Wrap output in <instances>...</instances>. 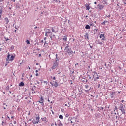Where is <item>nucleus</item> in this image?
Wrapping results in <instances>:
<instances>
[{
	"instance_id": "603ef678",
	"label": "nucleus",
	"mask_w": 126,
	"mask_h": 126,
	"mask_svg": "<svg viewBox=\"0 0 126 126\" xmlns=\"http://www.w3.org/2000/svg\"><path fill=\"white\" fill-rule=\"evenodd\" d=\"M3 1V0H0V2H2Z\"/></svg>"
},
{
	"instance_id": "f704fd0d",
	"label": "nucleus",
	"mask_w": 126,
	"mask_h": 126,
	"mask_svg": "<svg viewBox=\"0 0 126 126\" xmlns=\"http://www.w3.org/2000/svg\"><path fill=\"white\" fill-rule=\"evenodd\" d=\"M2 125L3 126H4V125H5V122L2 121Z\"/></svg>"
},
{
	"instance_id": "0eeeda50",
	"label": "nucleus",
	"mask_w": 126,
	"mask_h": 126,
	"mask_svg": "<svg viewBox=\"0 0 126 126\" xmlns=\"http://www.w3.org/2000/svg\"><path fill=\"white\" fill-rule=\"evenodd\" d=\"M100 39H101V41H106V37H105V34H101L100 36Z\"/></svg>"
},
{
	"instance_id": "09e8293b",
	"label": "nucleus",
	"mask_w": 126,
	"mask_h": 126,
	"mask_svg": "<svg viewBox=\"0 0 126 126\" xmlns=\"http://www.w3.org/2000/svg\"><path fill=\"white\" fill-rule=\"evenodd\" d=\"M55 126H58V124L55 122Z\"/></svg>"
},
{
	"instance_id": "13d9d810",
	"label": "nucleus",
	"mask_w": 126,
	"mask_h": 126,
	"mask_svg": "<svg viewBox=\"0 0 126 126\" xmlns=\"http://www.w3.org/2000/svg\"><path fill=\"white\" fill-rule=\"evenodd\" d=\"M105 23H107V22H108V21H104Z\"/></svg>"
},
{
	"instance_id": "6ab92c4d",
	"label": "nucleus",
	"mask_w": 126,
	"mask_h": 126,
	"mask_svg": "<svg viewBox=\"0 0 126 126\" xmlns=\"http://www.w3.org/2000/svg\"><path fill=\"white\" fill-rule=\"evenodd\" d=\"M85 28V29H90V26H89V25H87Z\"/></svg>"
},
{
	"instance_id": "6e6552de",
	"label": "nucleus",
	"mask_w": 126,
	"mask_h": 126,
	"mask_svg": "<svg viewBox=\"0 0 126 126\" xmlns=\"http://www.w3.org/2000/svg\"><path fill=\"white\" fill-rule=\"evenodd\" d=\"M53 86H55V87H58L59 86V83L57 82V81H53Z\"/></svg>"
},
{
	"instance_id": "052dcab7",
	"label": "nucleus",
	"mask_w": 126,
	"mask_h": 126,
	"mask_svg": "<svg viewBox=\"0 0 126 126\" xmlns=\"http://www.w3.org/2000/svg\"><path fill=\"white\" fill-rule=\"evenodd\" d=\"M36 65H39V63H36Z\"/></svg>"
},
{
	"instance_id": "4c0bfd02",
	"label": "nucleus",
	"mask_w": 126,
	"mask_h": 126,
	"mask_svg": "<svg viewBox=\"0 0 126 126\" xmlns=\"http://www.w3.org/2000/svg\"><path fill=\"white\" fill-rule=\"evenodd\" d=\"M0 14H2V10H0Z\"/></svg>"
},
{
	"instance_id": "f8f14e48",
	"label": "nucleus",
	"mask_w": 126,
	"mask_h": 126,
	"mask_svg": "<svg viewBox=\"0 0 126 126\" xmlns=\"http://www.w3.org/2000/svg\"><path fill=\"white\" fill-rule=\"evenodd\" d=\"M107 0H102V1H101L100 2H102L103 4H108V2H107Z\"/></svg>"
},
{
	"instance_id": "6e6d98bb",
	"label": "nucleus",
	"mask_w": 126,
	"mask_h": 126,
	"mask_svg": "<svg viewBox=\"0 0 126 126\" xmlns=\"http://www.w3.org/2000/svg\"><path fill=\"white\" fill-rule=\"evenodd\" d=\"M90 47L91 48V49H92V46L90 45Z\"/></svg>"
},
{
	"instance_id": "cd10ccee",
	"label": "nucleus",
	"mask_w": 126,
	"mask_h": 126,
	"mask_svg": "<svg viewBox=\"0 0 126 126\" xmlns=\"http://www.w3.org/2000/svg\"><path fill=\"white\" fill-rule=\"evenodd\" d=\"M49 33H50V32H46L45 33L46 37H48V36H50V34H49Z\"/></svg>"
},
{
	"instance_id": "c03bdc74",
	"label": "nucleus",
	"mask_w": 126,
	"mask_h": 126,
	"mask_svg": "<svg viewBox=\"0 0 126 126\" xmlns=\"http://www.w3.org/2000/svg\"><path fill=\"white\" fill-rule=\"evenodd\" d=\"M100 86H101V85H100V84H98V88H100Z\"/></svg>"
},
{
	"instance_id": "c9c22d12",
	"label": "nucleus",
	"mask_w": 126,
	"mask_h": 126,
	"mask_svg": "<svg viewBox=\"0 0 126 126\" xmlns=\"http://www.w3.org/2000/svg\"><path fill=\"white\" fill-rule=\"evenodd\" d=\"M43 83H45V84H46V85L48 84V82H47V81H44Z\"/></svg>"
},
{
	"instance_id": "37998d69",
	"label": "nucleus",
	"mask_w": 126,
	"mask_h": 126,
	"mask_svg": "<svg viewBox=\"0 0 126 126\" xmlns=\"http://www.w3.org/2000/svg\"><path fill=\"white\" fill-rule=\"evenodd\" d=\"M53 79V80H56V77H54Z\"/></svg>"
},
{
	"instance_id": "e2e57ef3",
	"label": "nucleus",
	"mask_w": 126,
	"mask_h": 126,
	"mask_svg": "<svg viewBox=\"0 0 126 126\" xmlns=\"http://www.w3.org/2000/svg\"><path fill=\"white\" fill-rule=\"evenodd\" d=\"M52 37H56V36L55 35H52Z\"/></svg>"
},
{
	"instance_id": "69168bd1",
	"label": "nucleus",
	"mask_w": 126,
	"mask_h": 126,
	"mask_svg": "<svg viewBox=\"0 0 126 126\" xmlns=\"http://www.w3.org/2000/svg\"><path fill=\"white\" fill-rule=\"evenodd\" d=\"M121 102H122V103H124V100H122L121 101Z\"/></svg>"
},
{
	"instance_id": "7c9ffc66",
	"label": "nucleus",
	"mask_w": 126,
	"mask_h": 126,
	"mask_svg": "<svg viewBox=\"0 0 126 126\" xmlns=\"http://www.w3.org/2000/svg\"><path fill=\"white\" fill-rule=\"evenodd\" d=\"M50 84L51 85L52 87H53L54 86V83H53L52 82H50Z\"/></svg>"
},
{
	"instance_id": "e433bc0d",
	"label": "nucleus",
	"mask_w": 126,
	"mask_h": 126,
	"mask_svg": "<svg viewBox=\"0 0 126 126\" xmlns=\"http://www.w3.org/2000/svg\"><path fill=\"white\" fill-rule=\"evenodd\" d=\"M15 29H18V28H19V27L17 26L16 27V26H15Z\"/></svg>"
},
{
	"instance_id": "9d476101",
	"label": "nucleus",
	"mask_w": 126,
	"mask_h": 126,
	"mask_svg": "<svg viewBox=\"0 0 126 126\" xmlns=\"http://www.w3.org/2000/svg\"><path fill=\"white\" fill-rule=\"evenodd\" d=\"M44 102H45V100L43 98V96H40V101H39V103L40 104H43V103H44Z\"/></svg>"
},
{
	"instance_id": "39448f33",
	"label": "nucleus",
	"mask_w": 126,
	"mask_h": 126,
	"mask_svg": "<svg viewBox=\"0 0 126 126\" xmlns=\"http://www.w3.org/2000/svg\"><path fill=\"white\" fill-rule=\"evenodd\" d=\"M58 65H59V63H58L57 60H55L54 62V64L52 67V69H55V68H56V67H58Z\"/></svg>"
},
{
	"instance_id": "393cba45",
	"label": "nucleus",
	"mask_w": 126,
	"mask_h": 126,
	"mask_svg": "<svg viewBox=\"0 0 126 126\" xmlns=\"http://www.w3.org/2000/svg\"><path fill=\"white\" fill-rule=\"evenodd\" d=\"M59 119H61V120H63V115H59Z\"/></svg>"
},
{
	"instance_id": "bb28decb",
	"label": "nucleus",
	"mask_w": 126,
	"mask_h": 126,
	"mask_svg": "<svg viewBox=\"0 0 126 126\" xmlns=\"http://www.w3.org/2000/svg\"><path fill=\"white\" fill-rule=\"evenodd\" d=\"M98 44H99V45H101V46H102V45H103V42L98 41Z\"/></svg>"
},
{
	"instance_id": "3c124183",
	"label": "nucleus",
	"mask_w": 126,
	"mask_h": 126,
	"mask_svg": "<svg viewBox=\"0 0 126 126\" xmlns=\"http://www.w3.org/2000/svg\"><path fill=\"white\" fill-rule=\"evenodd\" d=\"M46 44H47V41H45V42L44 43V46H46Z\"/></svg>"
},
{
	"instance_id": "4d7b16f0",
	"label": "nucleus",
	"mask_w": 126,
	"mask_h": 126,
	"mask_svg": "<svg viewBox=\"0 0 126 126\" xmlns=\"http://www.w3.org/2000/svg\"><path fill=\"white\" fill-rule=\"evenodd\" d=\"M104 65H105V66H107V63H105Z\"/></svg>"
},
{
	"instance_id": "0e129e2a",
	"label": "nucleus",
	"mask_w": 126,
	"mask_h": 126,
	"mask_svg": "<svg viewBox=\"0 0 126 126\" xmlns=\"http://www.w3.org/2000/svg\"><path fill=\"white\" fill-rule=\"evenodd\" d=\"M38 72V70H36L35 71V72H36V73H37Z\"/></svg>"
},
{
	"instance_id": "de8ad7c7",
	"label": "nucleus",
	"mask_w": 126,
	"mask_h": 126,
	"mask_svg": "<svg viewBox=\"0 0 126 126\" xmlns=\"http://www.w3.org/2000/svg\"><path fill=\"white\" fill-rule=\"evenodd\" d=\"M54 125H55V124H54V123H52V124H51V126H54Z\"/></svg>"
},
{
	"instance_id": "8fccbe9b",
	"label": "nucleus",
	"mask_w": 126,
	"mask_h": 126,
	"mask_svg": "<svg viewBox=\"0 0 126 126\" xmlns=\"http://www.w3.org/2000/svg\"><path fill=\"white\" fill-rule=\"evenodd\" d=\"M51 112H52L53 115H54V111H53V110H51Z\"/></svg>"
},
{
	"instance_id": "f03ea898",
	"label": "nucleus",
	"mask_w": 126,
	"mask_h": 126,
	"mask_svg": "<svg viewBox=\"0 0 126 126\" xmlns=\"http://www.w3.org/2000/svg\"><path fill=\"white\" fill-rule=\"evenodd\" d=\"M119 110L122 112V114H125V105L122 103L119 104Z\"/></svg>"
},
{
	"instance_id": "58836bf2",
	"label": "nucleus",
	"mask_w": 126,
	"mask_h": 126,
	"mask_svg": "<svg viewBox=\"0 0 126 126\" xmlns=\"http://www.w3.org/2000/svg\"><path fill=\"white\" fill-rule=\"evenodd\" d=\"M5 39L6 40V41H8V40H9V39H8V38H6V37H5Z\"/></svg>"
},
{
	"instance_id": "2f4dec72",
	"label": "nucleus",
	"mask_w": 126,
	"mask_h": 126,
	"mask_svg": "<svg viewBox=\"0 0 126 126\" xmlns=\"http://www.w3.org/2000/svg\"><path fill=\"white\" fill-rule=\"evenodd\" d=\"M109 64H108V66H109V67H111V62H109Z\"/></svg>"
},
{
	"instance_id": "ea45409f",
	"label": "nucleus",
	"mask_w": 126,
	"mask_h": 126,
	"mask_svg": "<svg viewBox=\"0 0 126 126\" xmlns=\"http://www.w3.org/2000/svg\"><path fill=\"white\" fill-rule=\"evenodd\" d=\"M88 76H89V79H92V78H91V77H90V76L89 75H88Z\"/></svg>"
},
{
	"instance_id": "a18cd8bd",
	"label": "nucleus",
	"mask_w": 126,
	"mask_h": 126,
	"mask_svg": "<svg viewBox=\"0 0 126 126\" xmlns=\"http://www.w3.org/2000/svg\"><path fill=\"white\" fill-rule=\"evenodd\" d=\"M35 75H36V76H39V74L36 73V74H35Z\"/></svg>"
},
{
	"instance_id": "20e7f679",
	"label": "nucleus",
	"mask_w": 126,
	"mask_h": 126,
	"mask_svg": "<svg viewBox=\"0 0 126 126\" xmlns=\"http://www.w3.org/2000/svg\"><path fill=\"white\" fill-rule=\"evenodd\" d=\"M51 30H52V32L53 33H57L59 31V28H58V27H51L50 28Z\"/></svg>"
},
{
	"instance_id": "aec40b11",
	"label": "nucleus",
	"mask_w": 126,
	"mask_h": 126,
	"mask_svg": "<svg viewBox=\"0 0 126 126\" xmlns=\"http://www.w3.org/2000/svg\"><path fill=\"white\" fill-rule=\"evenodd\" d=\"M69 48H69V45L68 44H67V45H66V46L65 48V50H67V49H69Z\"/></svg>"
},
{
	"instance_id": "412c9836",
	"label": "nucleus",
	"mask_w": 126,
	"mask_h": 126,
	"mask_svg": "<svg viewBox=\"0 0 126 126\" xmlns=\"http://www.w3.org/2000/svg\"><path fill=\"white\" fill-rule=\"evenodd\" d=\"M26 43H27V45H30V41L28 39H27L26 40Z\"/></svg>"
},
{
	"instance_id": "a878e982",
	"label": "nucleus",
	"mask_w": 126,
	"mask_h": 126,
	"mask_svg": "<svg viewBox=\"0 0 126 126\" xmlns=\"http://www.w3.org/2000/svg\"><path fill=\"white\" fill-rule=\"evenodd\" d=\"M49 36H50L51 40H53V34H50Z\"/></svg>"
},
{
	"instance_id": "680f3d73",
	"label": "nucleus",
	"mask_w": 126,
	"mask_h": 126,
	"mask_svg": "<svg viewBox=\"0 0 126 126\" xmlns=\"http://www.w3.org/2000/svg\"><path fill=\"white\" fill-rule=\"evenodd\" d=\"M41 43H44V40H41Z\"/></svg>"
},
{
	"instance_id": "72a5a7b5",
	"label": "nucleus",
	"mask_w": 126,
	"mask_h": 126,
	"mask_svg": "<svg viewBox=\"0 0 126 126\" xmlns=\"http://www.w3.org/2000/svg\"><path fill=\"white\" fill-rule=\"evenodd\" d=\"M110 16H111V15H110V14L108 15H106L105 16V18H107V17H110Z\"/></svg>"
},
{
	"instance_id": "4468645a",
	"label": "nucleus",
	"mask_w": 126,
	"mask_h": 126,
	"mask_svg": "<svg viewBox=\"0 0 126 126\" xmlns=\"http://www.w3.org/2000/svg\"><path fill=\"white\" fill-rule=\"evenodd\" d=\"M98 8L99 9H100V10H102V9H103V8H104V5H98Z\"/></svg>"
},
{
	"instance_id": "5fc2aeb1",
	"label": "nucleus",
	"mask_w": 126,
	"mask_h": 126,
	"mask_svg": "<svg viewBox=\"0 0 126 126\" xmlns=\"http://www.w3.org/2000/svg\"><path fill=\"white\" fill-rule=\"evenodd\" d=\"M28 68L29 70L31 69V68H30V67H29V66L28 67Z\"/></svg>"
},
{
	"instance_id": "4be33fe9",
	"label": "nucleus",
	"mask_w": 126,
	"mask_h": 126,
	"mask_svg": "<svg viewBox=\"0 0 126 126\" xmlns=\"http://www.w3.org/2000/svg\"><path fill=\"white\" fill-rule=\"evenodd\" d=\"M55 56H56L55 61L57 60V62H58V61H59V58H58V54H56Z\"/></svg>"
},
{
	"instance_id": "7ed1b4c3",
	"label": "nucleus",
	"mask_w": 126,
	"mask_h": 126,
	"mask_svg": "<svg viewBox=\"0 0 126 126\" xmlns=\"http://www.w3.org/2000/svg\"><path fill=\"white\" fill-rule=\"evenodd\" d=\"M93 78L94 79V81H97V79H99L100 78V76H99V74L97 73V72H94L93 75Z\"/></svg>"
},
{
	"instance_id": "9b49d317",
	"label": "nucleus",
	"mask_w": 126,
	"mask_h": 126,
	"mask_svg": "<svg viewBox=\"0 0 126 126\" xmlns=\"http://www.w3.org/2000/svg\"><path fill=\"white\" fill-rule=\"evenodd\" d=\"M4 20L5 21V24H8L9 20L7 18H5Z\"/></svg>"
},
{
	"instance_id": "a211bd4d",
	"label": "nucleus",
	"mask_w": 126,
	"mask_h": 126,
	"mask_svg": "<svg viewBox=\"0 0 126 126\" xmlns=\"http://www.w3.org/2000/svg\"><path fill=\"white\" fill-rule=\"evenodd\" d=\"M19 86H24V83L23 82H21L19 84Z\"/></svg>"
},
{
	"instance_id": "b1692460",
	"label": "nucleus",
	"mask_w": 126,
	"mask_h": 126,
	"mask_svg": "<svg viewBox=\"0 0 126 126\" xmlns=\"http://www.w3.org/2000/svg\"><path fill=\"white\" fill-rule=\"evenodd\" d=\"M32 123L33 124V125L36 124V121H35V119H33V120H32Z\"/></svg>"
},
{
	"instance_id": "dca6fc26",
	"label": "nucleus",
	"mask_w": 126,
	"mask_h": 126,
	"mask_svg": "<svg viewBox=\"0 0 126 126\" xmlns=\"http://www.w3.org/2000/svg\"><path fill=\"white\" fill-rule=\"evenodd\" d=\"M85 6L86 8V10H89V9H90V7L89 6V5L86 4L85 5Z\"/></svg>"
},
{
	"instance_id": "bf43d9fd",
	"label": "nucleus",
	"mask_w": 126,
	"mask_h": 126,
	"mask_svg": "<svg viewBox=\"0 0 126 126\" xmlns=\"http://www.w3.org/2000/svg\"><path fill=\"white\" fill-rule=\"evenodd\" d=\"M30 77H33V75H31Z\"/></svg>"
},
{
	"instance_id": "1a4fd4ad",
	"label": "nucleus",
	"mask_w": 126,
	"mask_h": 126,
	"mask_svg": "<svg viewBox=\"0 0 126 126\" xmlns=\"http://www.w3.org/2000/svg\"><path fill=\"white\" fill-rule=\"evenodd\" d=\"M57 126H63V123L61 122V120H58L57 122Z\"/></svg>"
},
{
	"instance_id": "c756f323",
	"label": "nucleus",
	"mask_w": 126,
	"mask_h": 126,
	"mask_svg": "<svg viewBox=\"0 0 126 126\" xmlns=\"http://www.w3.org/2000/svg\"><path fill=\"white\" fill-rule=\"evenodd\" d=\"M47 33H49V35H52V32H51V31H49Z\"/></svg>"
},
{
	"instance_id": "ddd939ff",
	"label": "nucleus",
	"mask_w": 126,
	"mask_h": 126,
	"mask_svg": "<svg viewBox=\"0 0 126 126\" xmlns=\"http://www.w3.org/2000/svg\"><path fill=\"white\" fill-rule=\"evenodd\" d=\"M36 124H38L39 123V121H40V117H36V119H35Z\"/></svg>"
},
{
	"instance_id": "774afa93",
	"label": "nucleus",
	"mask_w": 126,
	"mask_h": 126,
	"mask_svg": "<svg viewBox=\"0 0 126 126\" xmlns=\"http://www.w3.org/2000/svg\"><path fill=\"white\" fill-rule=\"evenodd\" d=\"M48 102H50V99H48Z\"/></svg>"
},
{
	"instance_id": "a19ab883",
	"label": "nucleus",
	"mask_w": 126,
	"mask_h": 126,
	"mask_svg": "<svg viewBox=\"0 0 126 126\" xmlns=\"http://www.w3.org/2000/svg\"><path fill=\"white\" fill-rule=\"evenodd\" d=\"M117 109H118V107H117V106H115L114 110H117Z\"/></svg>"
},
{
	"instance_id": "2eb2a0df",
	"label": "nucleus",
	"mask_w": 126,
	"mask_h": 126,
	"mask_svg": "<svg viewBox=\"0 0 126 126\" xmlns=\"http://www.w3.org/2000/svg\"><path fill=\"white\" fill-rule=\"evenodd\" d=\"M89 35L88 33H86L85 35H84V37L86 40H89Z\"/></svg>"
},
{
	"instance_id": "f3484780",
	"label": "nucleus",
	"mask_w": 126,
	"mask_h": 126,
	"mask_svg": "<svg viewBox=\"0 0 126 126\" xmlns=\"http://www.w3.org/2000/svg\"><path fill=\"white\" fill-rule=\"evenodd\" d=\"M63 41H67V36H66V35L64 36L63 38Z\"/></svg>"
},
{
	"instance_id": "338daca9",
	"label": "nucleus",
	"mask_w": 126,
	"mask_h": 126,
	"mask_svg": "<svg viewBox=\"0 0 126 126\" xmlns=\"http://www.w3.org/2000/svg\"><path fill=\"white\" fill-rule=\"evenodd\" d=\"M94 4H97V2H95Z\"/></svg>"
},
{
	"instance_id": "473e14b6",
	"label": "nucleus",
	"mask_w": 126,
	"mask_h": 126,
	"mask_svg": "<svg viewBox=\"0 0 126 126\" xmlns=\"http://www.w3.org/2000/svg\"><path fill=\"white\" fill-rule=\"evenodd\" d=\"M102 25H106V23L104 21L103 22L101 23Z\"/></svg>"
},
{
	"instance_id": "49530a36",
	"label": "nucleus",
	"mask_w": 126,
	"mask_h": 126,
	"mask_svg": "<svg viewBox=\"0 0 126 126\" xmlns=\"http://www.w3.org/2000/svg\"><path fill=\"white\" fill-rule=\"evenodd\" d=\"M44 41H46V40H47V37H45V38H44Z\"/></svg>"
},
{
	"instance_id": "423d86ee",
	"label": "nucleus",
	"mask_w": 126,
	"mask_h": 126,
	"mask_svg": "<svg viewBox=\"0 0 126 126\" xmlns=\"http://www.w3.org/2000/svg\"><path fill=\"white\" fill-rule=\"evenodd\" d=\"M65 51H66V52H67V53H68V55H72V53H73V51H72V50H71V48H68L67 49H65Z\"/></svg>"
},
{
	"instance_id": "864d4df0",
	"label": "nucleus",
	"mask_w": 126,
	"mask_h": 126,
	"mask_svg": "<svg viewBox=\"0 0 126 126\" xmlns=\"http://www.w3.org/2000/svg\"><path fill=\"white\" fill-rule=\"evenodd\" d=\"M2 15L1 14H0V18H1Z\"/></svg>"
},
{
	"instance_id": "f257e3e1",
	"label": "nucleus",
	"mask_w": 126,
	"mask_h": 126,
	"mask_svg": "<svg viewBox=\"0 0 126 126\" xmlns=\"http://www.w3.org/2000/svg\"><path fill=\"white\" fill-rule=\"evenodd\" d=\"M15 58V54H9V53H8L6 61H10V62H12L14 58Z\"/></svg>"
},
{
	"instance_id": "c85d7f7f",
	"label": "nucleus",
	"mask_w": 126,
	"mask_h": 126,
	"mask_svg": "<svg viewBox=\"0 0 126 126\" xmlns=\"http://www.w3.org/2000/svg\"><path fill=\"white\" fill-rule=\"evenodd\" d=\"M66 118H68V117H69V114H68V113H67L65 115Z\"/></svg>"
},
{
	"instance_id": "5701e85b",
	"label": "nucleus",
	"mask_w": 126,
	"mask_h": 126,
	"mask_svg": "<svg viewBox=\"0 0 126 126\" xmlns=\"http://www.w3.org/2000/svg\"><path fill=\"white\" fill-rule=\"evenodd\" d=\"M85 88L86 89H88L89 88V85H85Z\"/></svg>"
},
{
	"instance_id": "79ce46f5",
	"label": "nucleus",
	"mask_w": 126,
	"mask_h": 126,
	"mask_svg": "<svg viewBox=\"0 0 126 126\" xmlns=\"http://www.w3.org/2000/svg\"><path fill=\"white\" fill-rule=\"evenodd\" d=\"M32 91H33V92H32V94H33V93H36V92H35V91H34V90H32Z\"/></svg>"
}]
</instances>
